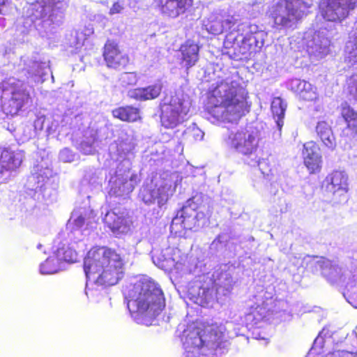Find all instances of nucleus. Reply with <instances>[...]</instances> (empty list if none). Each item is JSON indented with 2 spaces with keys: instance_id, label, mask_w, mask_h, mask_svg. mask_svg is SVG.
Returning a JSON list of instances; mask_svg holds the SVG:
<instances>
[{
  "instance_id": "13",
  "label": "nucleus",
  "mask_w": 357,
  "mask_h": 357,
  "mask_svg": "<svg viewBox=\"0 0 357 357\" xmlns=\"http://www.w3.org/2000/svg\"><path fill=\"white\" fill-rule=\"evenodd\" d=\"M231 148L243 155H250L257 149L255 137L248 130H240L229 135Z\"/></svg>"
},
{
  "instance_id": "38",
  "label": "nucleus",
  "mask_w": 357,
  "mask_h": 357,
  "mask_svg": "<svg viewBox=\"0 0 357 357\" xmlns=\"http://www.w3.org/2000/svg\"><path fill=\"white\" fill-rule=\"evenodd\" d=\"M354 357H357V353H354Z\"/></svg>"
},
{
  "instance_id": "8",
  "label": "nucleus",
  "mask_w": 357,
  "mask_h": 357,
  "mask_svg": "<svg viewBox=\"0 0 357 357\" xmlns=\"http://www.w3.org/2000/svg\"><path fill=\"white\" fill-rule=\"evenodd\" d=\"M102 56L107 67L116 70L125 69L130 63L128 55L114 40L106 41L103 47Z\"/></svg>"
},
{
  "instance_id": "27",
  "label": "nucleus",
  "mask_w": 357,
  "mask_h": 357,
  "mask_svg": "<svg viewBox=\"0 0 357 357\" xmlns=\"http://www.w3.org/2000/svg\"><path fill=\"white\" fill-rule=\"evenodd\" d=\"M204 282L207 281L211 282V284H207L206 286H201L199 288V292L198 296L200 297L201 305L208 303V299L212 296V292L214 289L215 280L209 277H205L203 280Z\"/></svg>"
},
{
  "instance_id": "6",
  "label": "nucleus",
  "mask_w": 357,
  "mask_h": 357,
  "mask_svg": "<svg viewBox=\"0 0 357 357\" xmlns=\"http://www.w3.org/2000/svg\"><path fill=\"white\" fill-rule=\"evenodd\" d=\"M217 337L216 332L205 333L198 327L188 328L183 332L182 340L185 349L189 351L208 347L217 349L220 347L222 340Z\"/></svg>"
},
{
  "instance_id": "5",
  "label": "nucleus",
  "mask_w": 357,
  "mask_h": 357,
  "mask_svg": "<svg viewBox=\"0 0 357 357\" xmlns=\"http://www.w3.org/2000/svg\"><path fill=\"white\" fill-rule=\"evenodd\" d=\"M160 122L167 129H174L185 121L188 109L184 100L178 95L166 96L160 104Z\"/></svg>"
},
{
  "instance_id": "4",
  "label": "nucleus",
  "mask_w": 357,
  "mask_h": 357,
  "mask_svg": "<svg viewBox=\"0 0 357 357\" xmlns=\"http://www.w3.org/2000/svg\"><path fill=\"white\" fill-rule=\"evenodd\" d=\"M203 197L195 195L181 208V224L185 230L197 231L209 223L210 214L204 211Z\"/></svg>"
},
{
  "instance_id": "32",
  "label": "nucleus",
  "mask_w": 357,
  "mask_h": 357,
  "mask_svg": "<svg viewBox=\"0 0 357 357\" xmlns=\"http://www.w3.org/2000/svg\"><path fill=\"white\" fill-rule=\"evenodd\" d=\"M238 52H235V54L236 56L239 57V59H246L250 56V54L249 52L247 44L243 43L241 45L238 46Z\"/></svg>"
},
{
  "instance_id": "29",
  "label": "nucleus",
  "mask_w": 357,
  "mask_h": 357,
  "mask_svg": "<svg viewBox=\"0 0 357 357\" xmlns=\"http://www.w3.org/2000/svg\"><path fill=\"white\" fill-rule=\"evenodd\" d=\"M349 93L357 100V73H353L346 80Z\"/></svg>"
},
{
  "instance_id": "36",
  "label": "nucleus",
  "mask_w": 357,
  "mask_h": 357,
  "mask_svg": "<svg viewBox=\"0 0 357 357\" xmlns=\"http://www.w3.org/2000/svg\"><path fill=\"white\" fill-rule=\"evenodd\" d=\"M223 22L230 27L231 25H234L236 23V21L234 19L233 17H231L230 18L225 20Z\"/></svg>"
},
{
  "instance_id": "24",
  "label": "nucleus",
  "mask_w": 357,
  "mask_h": 357,
  "mask_svg": "<svg viewBox=\"0 0 357 357\" xmlns=\"http://www.w3.org/2000/svg\"><path fill=\"white\" fill-rule=\"evenodd\" d=\"M285 110L286 106L282 99L280 97L275 98L271 103V111L280 130L284 125Z\"/></svg>"
},
{
  "instance_id": "31",
  "label": "nucleus",
  "mask_w": 357,
  "mask_h": 357,
  "mask_svg": "<svg viewBox=\"0 0 357 357\" xmlns=\"http://www.w3.org/2000/svg\"><path fill=\"white\" fill-rule=\"evenodd\" d=\"M299 98L304 101H312L317 98V94L310 85L308 84L307 89L304 88L300 91Z\"/></svg>"
},
{
  "instance_id": "20",
  "label": "nucleus",
  "mask_w": 357,
  "mask_h": 357,
  "mask_svg": "<svg viewBox=\"0 0 357 357\" xmlns=\"http://www.w3.org/2000/svg\"><path fill=\"white\" fill-rule=\"evenodd\" d=\"M162 88V86L160 84L137 88L132 91V97L137 100H153L160 95Z\"/></svg>"
},
{
  "instance_id": "23",
  "label": "nucleus",
  "mask_w": 357,
  "mask_h": 357,
  "mask_svg": "<svg viewBox=\"0 0 357 357\" xmlns=\"http://www.w3.org/2000/svg\"><path fill=\"white\" fill-rule=\"evenodd\" d=\"M20 165L15 153L8 149H3L0 156V173L15 169Z\"/></svg>"
},
{
  "instance_id": "10",
  "label": "nucleus",
  "mask_w": 357,
  "mask_h": 357,
  "mask_svg": "<svg viewBox=\"0 0 357 357\" xmlns=\"http://www.w3.org/2000/svg\"><path fill=\"white\" fill-rule=\"evenodd\" d=\"M128 218L126 209L121 210L115 207L107 211L103 221L111 231L117 236L126 234L130 230V221Z\"/></svg>"
},
{
  "instance_id": "15",
  "label": "nucleus",
  "mask_w": 357,
  "mask_h": 357,
  "mask_svg": "<svg viewBox=\"0 0 357 357\" xmlns=\"http://www.w3.org/2000/svg\"><path fill=\"white\" fill-rule=\"evenodd\" d=\"M341 116L347 126L342 129L340 137L350 140L357 135V112L345 102L341 107Z\"/></svg>"
},
{
  "instance_id": "3",
  "label": "nucleus",
  "mask_w": 357,
  "mask_h": 357,
  "mask_svg": "<svg viewBox=\"0 0 357 357\" xmlns=\"http://www.w3.org/2000/svg\"><path fill=\"white\" fill-rule=\"evenodd\" d=\"M127 307L131 314L158 315L165 307L163 292L154 282L140 280L129 291Z\"/></svg>"
},
{
  "instance_id": "28",
  "label": "nucleus",
  "mask_w": 357,
  "mask_h": 357,
  "mask_svg": "<svg viewBox=\"0 0 357 357\" xmlns=\"http://www.w3.org/2000/svg\"><path fill=\"white\" fill-rule=\"evenodd\" d=\"M258 167L261 174L266 177L273 176L276 172L274 160H270L268 158L259 160L258 161Z\"/></svg>"
},
{
  "instance_id": "11",
  "label": "nucleus",
  "mask_w": 357,
  "mask_h": 357,
  "mask_svg": "<svg viewBox=\"0 0 357 357\" xmlns=\"http://www.w3.org/2000/svg\"><path fill=\"white\" fill-rule=\"evenodd\" d=\"M303 162L310 174H319L322 169L323 158L320 147L313 141L303 144L301 152Z\"/></svg>"
},
{
  "instance_id": "19",
  "label": "nucleus",
  "mask_w": 357,
  "mask_h": 357,
  "mask_svg": "<svg viewBox=\"0 0 357 357\" xmlns=\"http://www.w3.org/2000/svg\"><path fill=\"white\" fill-rule=\"evenodd\" d=\"M316 132L323 144L331 150L336 146V139L330 125L325 121H319Z\"/></svg>"
},
{
  "instance_id": "25",
  "label": "nucleus",
  "mask_w": 357,
  "mask_h": 357,
  "mask_svg": "<svg viewBox=\"0 0 357 357\" xmlns=\"http://www.w3.org/2000/svg\"><path fill=\"white\" fill-rule=\"evenodd\" d=\"M40 272L43 274H54L61 270V259L56 254L48 257L40 267Z\"/></svg>"
},
{
  "instance_id": "21",
  "label": "nucleus",
  "mask_w": 357,
  "mask_h": 357,
  "mask_svg": "<svg viewBox=\"0 0 357 357\" xmlns=\"http://www.w3.org/2000/svg\"><path fill=\"white\" fill-rule=\"evenodd\" d=\"M282 13L283 7L282 4L277 3L273 6V10L271 13V17L273 20L275 25L283 27L288 26L290 25V23L293 20L291 17L296 16V10L294 8L288 9L287 16L282 15Z\"/></svg>"
},
{
  "instance_id": "22",
  "label": "nucleus",
  "mask_w": 357,
  "mask_h": 357,
  "mask_svg": "<svg viewBox=\"0 0 357 357\" xmlns=\"http://www.w3.org/2000/svg\"><path fill=\"white\" fill-rule=\"evenodd\" d=\"M134 190L131 179L123 177L117 178L109 190L110 196L121 197L128 195Z\"/></svg>"
},
{
  "instance_id": "30",
  "label": "nucleus",
  "mask_w": 357,
  "mask_h": 357,
  "mask_svg": "<svg viewBox=\"0 0 357 357\" xmlns=\"http://www.w3.org/2000/svg\"><path fill=\"white\" fill-rule=\"evenodd\" d=\"M120 81L123 86L135 85L137 82V75L133 72L123 73L120 77Z\"/></svg>"
},
{
  "instance_id": "7",
  "label": "nucleus",
  "mask_w": 357,
  "mask_h": 357,
  "mask_svg": "<svg viewBox=\"0 0 357 357\" xmlns=\"http://www.w3.org/2000/svg\"><path fill=\"white\" fill-rule=\"evenodd\" d=\"M321 275L331 284H340L345 289L356 284L357 270L344 271L341 266L327 261L321 264Z\"/></svg>"
},
{
  "instance_id": "17",
  "label": "nucleus",
  "mask_w": 357,
  "mask_h": 357,
  "mask_svg": "<svg viewBox=\"0 0 357 357\" xmlns=\"http://www.w3.org/2000/svg\"><path fill=\"white\" fill-rule=\"evenodd\" d=\"M30 99L29 93L24 89H17L11 93V97L6 104L8 114H17Z\"/></svg>"
},
{
  "instance_id": "9",
  "label": "nucleus",
  "mask_w": 357,
  "mask_h": 357,
  "mask_svg": "<svg viewBox=\"0 0 357 357\" xmlns=\"http://www.w3.org/2000/svg\"><path fill=\"white\" fill-rule=\"evenodd\" d=\"M355 7L356 0H326V6L322 15L327 21H342Z\"/></svg>"
},
{
  "instance_id": "33",
  "label": "nucleus",
  "mask_w": 357,
  "mask_h": 357,
  "mask_svg": "<svg viewBox=\"0 0 357 357\" xmlns=\"http://www.w3.org/2000/svg\"><path fill=\"white\" fill-rule=\"evenodd\" d=\"M347 291L344 292V296L347 298L348 302L354 307L357 308V292L351 293L349 288L347 289Z\"/></svg>"
},
{
  "instance_id": "35",
  "label": "nucleus",
  "mask_w": 357,
  "mask_h": 357,
  "mask_svg": "<svg viewBox=\"0 0 357 357\" xmlns=\"http://www.w3.org/2000/svg\"><path fill=\"white\" fill-rule=\"evenodd\" d=\"M160 191V188L154 189L152 190V197L154 199L158 200V204H161L163 202V197H162V193Z\"/></svg>"
},
{
  "instance_id": "14",
  "label": "nucleus",
  "mask_w": 357,
  "mask_h": 357,
  "mask_svg": "<svg viewBox=\"0 0 357 357\" xmlns=\"http://www.w3.org/2000/svg\"><path fill=\"white\" fill-rule=\"evenodd\" d=\"M200 47L197 43L191 40H185L179 47L181 63L184 64L186 70L195 66L199 59Z\"/></svg>"
},
{
  "instance_id": "26",
  "label": "nucleus",
  "mask_w": 357,
  "mask_h": 357,
  "mask_svg": "<svg viewBox=\"0 0 357 357\" xmlns=\"http://www.w3.org/2000/svg\"><path fill=\"white\" fill-rule=\"evenodd\" d=\"M56 255L60 257L61 262L75 263L78 259V253L70 245H63L58 248Z\"/></svg>"
},
{
  "instance_id": "2",
  "label": "nucleus",
  "mask_w": 357,
  "mask_h": 357,
  "mask_svg": "<svg viewBox=\"0 0 357 357\" xmlns=\"http://www.w3.org/2000/svg\"><path fill=\"white\" fill-rule=\"evenodd\" d=\"M125 265L124 256L107 246H93L84 259L87 278L97 275V281L105 285L116 284Z\"/></svg>"
},
{
  "instance_id": "18",
  "label": "nucleus",
  "mask_w": 357,
  "mask_h": 357,
  "mask_svg": "<svg viewBox=\"0 0 357 357\" xmlns=\"http://www.w3.org/2000/svg\"><path fill=\"white\" fill-rule=\"evenodd\" d=\"M112 116L121 121L134 123L142 119L140 110L132 105H124L112 110Z\"/></svg>"
},
{
  "instance_id": "12",
  "label": "nucleus",
  "mask_w": 357,
  "mask_h": 357,
  "mask_svg": "<svg viewBox=\"0 0 357 357\" xmlns=\"http://www.w3.org/2000/svg\"><path fill=\"white\" fill-rule=\"evenodd\" d=\"M193 0H155L156 9L169 18H176L192 6Z\"/></svg>"
},
{
  "instance_id": "16",
  "label": "nucleus",
  "mask_w": 357,
  "mask_h": 357,
  "mask_svg": "<svg viewBox=\"0 0 357 357\" xmlns=\"http://www.w3.org/2000/svg\"><path fill=\"white\" fill-rule=\"evenodd\" d=\"M327 188L333 193L344 194L348 191V177L343 171L333 170L326 177Z\"/></svg>"
},
{
  "instance_id": "1",
  "label": "nucleus",
  "mask_w": 357,
  "mask_h": 357,
  "mask_svg": "<svg viewBox=\"0 0 357 357\" xmlns=\"http://www.w3.org/2000/svg\"><path fill=\"white\" fill-rule=\"evenodd\" d=\"M247 97L236 87L227 82H220L208 92L207 110L218 121H238L250 112Z\"/></svg>"
},
{
  "instance_id": "37",
  "label": "nucleus",
  "mask_w": 357,
  "mask_h": 357,
  "mask_svg": "<svg viewBox=\"0 0 357 357\" xmlns=\"http://www.w3.org/2000/svg\"><path fill=\"white\" fill-rule=\"evenodd\" d=\"M339 357H354V353L343 351Z\"/></svg>"
},
{
  "instance_id": "34",
  "label": "nucleus",
  "mask_w": 357,
  "mask_h": 357,
  "mask_svg": "<svg viewBox=\"0 0 357 357\" xmlns=\"http://www.w3.org/2000/svg\"><path fill=\"white\" fill-rule=\"evenodd\" d=\"M122 10L123 6L119 3V2H114L109 10V14L114 15L120 13Z\"/></svg>"
}]
</instances>
